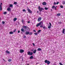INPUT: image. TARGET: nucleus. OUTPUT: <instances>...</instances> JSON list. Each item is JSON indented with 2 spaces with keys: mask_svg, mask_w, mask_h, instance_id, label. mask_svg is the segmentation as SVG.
<instances>
[{
  "mask_svg": "<svg viewBox=\"0 0 65 65\" xmlns=\"http://www.w3.org/2000/svg\"><path fill=\"white\" fill-rule=\"evenodd\" d=\"M43 22L42 21L40 22L37 25H36V26L37 27H38L40 25H41L40 26V27L41 28H42L43 27Z\"/></svg>",
  "mask_w": 65,
  "mask_h": 65,
  "instance_id": "1",
  "label": "nucleus"
},
{
  "mask_svg": "<svg viewBox=\"0 0 65 65\" xmlns=\"http://www.w3.org/2000/svg\"><path fill=\"white\" fill-rule=\"evenodd\" d=\"M38 9L40 12L42 11V10H43V9L42 8H41L40 6L38 7Z\"/></svg>",
  "mask_w": 65,
  "mask_h": 65,
  "instance_id": "2",
  "label": "nucleus"
},
{
  "mask_svg": "<svg viewBox=\"0 0 65 65\" xmlns=\"http://www.w3.org/2000/svg\"><path fill=\"white\" fill-rule=\"evenodd\" d=\"M27 10L28 11V12L29 13H31L32 14V11L31 10L28 8L27 7Z\"/></svg>",
  "mask_w": 65,
  "mask_h": 65,
  "instance_id": "3",
  "label": "nucleus"
},
{
  "mask_svg": "<svg viewBox=\"0 0 65 65\" xmlns=\"http://www.w3.org/2000/svg\"><path fill=\"white\" fill-rule=\"evenodd\" d=\"M33 53L32 52H30V51H28L27 52V54L28 55H30V56H32V55H33Z\"/></svg>",
  "mask_w": 65,
  "mask_h": 65,
  "instance_id": "4",
  "label": "nucleus"
},
{
  "mask_svg": "<svg viewBox=\"0 0 65 65\" xmlns=\"http://www.w3.org/2000/svg\"><path fill=\"white\" fill-rule=\"evenodd\" d=\"M21 33L22 34L23 33L22 32H25V30H24V28H21Z\"/></svg>",
  "mask_w": 65,
  "mask_h": 65,
  "instance_id": "5",
  "label": "nucleus"
},
{
  "mask_svg": "<svg viewBox=\"0 0 65 65\" xmlns=\"http://www.w3.org/2000/svg\"><path fill=\"white\" fill-rule=\"evenodd\" d=\"M41 19H42V18H41V17L39 18L38 19V22H40V21L41 20Z\"/></svg>",
  "mask_w": 65,
  "mask_h": 65,
  "instance_id": "6",
  "label": "nucleus"
},
{
  "mask_svg": "<svg viewBox=\"0 0 65 65\" xmlns=\"http://www.w3.org/2000/svg\"><path fill=\"white\" fill-rule=\"evenodd\" d=\"M23 28H24L25 29H26V28H28L27 26H23Z\"/></svg>",
  "mask_w": 65,
  "mask_h": 65,
  "instance_id": "7",
  "label": "nucleus"
},
{
  "mask_svg": "<svg viewBox=\"0 0 65 65\" xmlns=\"http://www.w3.org/2000/svg\"><path fill=\"white\" fill-rule=\"evenodd\" d=\"M24 52V51L23 50H20V53H23Z\"/></svg>",
  "mask_w": 65,
  "mask_h": 65,
  "instance_id": "8",
  "label": "nucleus"
},
{
  "mask_svg": "<svg viewBox=\"0 0 65 65\" xmlns=\"http://www.w3.org/2000/svg\"><path fill=\"white\" fill-rule=\"evenodd\" d=\"M22 22L23 24H25V22H24V20H23V19H22Z\"/></svg>",
  "mask_w": 65,
  "mask_h": 65,
  "instance_id": "9",
  "label": "nucleus"
},
{
  "mask_svg": "<svg viewBox=\"0 0 65 65\" xmlns=\"http://www.w3.org/2000/svg\"><path fill=\"white\" fill-rule=\"evenodd\" d=\"M42 4L43 5H46V3L45 2L43 3Z\"/></svg>",
  "mask_w": 65,
  "mask_h": 65,
  "instance_id": "10",
  "label": "nucleus"
},
{
  "mask_svg": "<svg viewBox=\"0 0 65 65\" xmlns=\"http://www.w3.org/2000/svg\"><path fill=\"white\" fill-rule=\"evenodd\" d=\"M29 34V32L28 31H26L25 32V34H26V35H28Z\"/></svg>",
  "mask_w": 65,
  "mask_h": 65,
  "instance_id": "11",
  "label": "nucleus"
},
{
  "mask_svg": "<svg viewBox=\"0 0 65 65\" xmlns=\"http://www.w3.org/2000/svg\"><path fill=\"white\" fill-rule=\"evenodd\" d=\"M10 7H12V8L13 7V5L12 4H10V5L9 6Z\"/></svg>",
  "mask_w": 65,
  "mask_h": 65,
  "instance_id": "12",
  "label": "nucleus"
},
{
  "mask_svg": "<svg viewBox=\"0 0 65 65\" xmlns=\"http://www.w3.org/2000/svg\"><path fill=\"white\" fill-rule=\"evenodd\" d=\"M62 33L64 34L65 33V29L64 28L63 29V30H62Z\"/></svg>",
  "mask_w": 65,
  "mask_h": 65,
  "instance_id": "13",
  "label": "nucleus"
},
{
  "mask_svg": "<svg viewBox=\"0 0 65 65\" xmlns=\"http://www.w3.org/2000/svg\"><path fill=\"white\" fill-rule=\"evenodd\" d=\"M30 59H32L33 58V56H31L30 57Z\"/></svg>",
  "mask_w": 65,
  "mask_h": 65,
  "instance_id": "14",
  "label": "nucleus"
},
{
  "mask_svg": "<svg viewBox=\"0 0 65 65\" xmlns=\"http://www.w3.org/2000/svg\"><path fill=\"white\" fill-rule=\"evenodd\" d=\"M6 53H7V54H9V52L8 51V50H6Z\"/></svg>",
  "mask_w": 65,
  "mask_h": 65,
  "instance_id": "15",
  "label": "nucleus"
},
{
  "mask_svg": "<svg viewBox=\"0 0 65 65\" xmlns=\"http://www.w3.org/2000/svg\"><path fill=\"white\" fill-rule=\"evenodd\" d=\"M7 10L8 11H10L11 10V9H10V8H9L7 9Z\"/></svg>",
  "mask_w": 65,
  "mask_h": 65,
  "instance_id": "16",
  "label": "nucleus"
},
{
  "mask_svg": "<svg viewBox=\"0 0 65 65\" xmlns=\"http://www.w3.org/2000/svg\"><path fill=\"white\" fill-rule=\"evenodd\" d=\"M17 20V18H15L14 20H13V21L14 22H15V21H16V20Z\"/></svg>",
  "mask_w": 65,
  "mask_h": 65,
  "instance_id": "17",
  "label": "nucleus"
},
{
  "mask_svg": "<svg viewBox=\"0 0 65 65\" xmlns=\"http://www.w3.org/2000/svg\"><path fill=\"white\" fill-rule=\"evenodd\" d=\"M9 33L10 34H12L13 33V32L12 31H10L9 32Z\"/></svg>",
  "mask_w": 65,
  "mask_h": 65,
  "instance_id": "18",
  "label": "nucleus"
},
{
  "mask_svg": "<svg viewBox=\"0 0 65 65\" xmlns=\"http://www.w3.org/2000/svg\"><path fill=\"white\" fill-rule=\"evenodd\" d=\"M48 61L47 60H46L44 61V62L45 63H47V62Z\"/></svg>",
  "mask_w": 65,
  "mask_h": 65,
  "instance_id": "19",
  "label": "nucleus"
},
{
  "mask_svg": "<svg viewBox=\"0 0 65 65\" xmlns=\"http://www.w3.org/2000/svg\"><path fill=\"white\" fill-rule=\"evenodd\" d=\"M57 16H60L61 15V14L60 13H58L57 14Z\"/></svg>",
  "mask_w": 65,
  "mask_h": 65,
  "instance_id": "20",
  "label": "nucleus"
},
{
  "mask_svg": "<svg viewBox=\"0 0 65 65\" xmlns=\"http://www.w3.org/2000/svg\"><path fill=\"white\" fill-rule=\"evenodd\" d=\"M47 65H49L50 64V61H48L47 62Z\"/></svg>",
  "mask_w": 65,
  "mask_h": 65,
  "instance_id": "21",
  "label": "nucleus"
},
{
  "mask_svg": "<svg viewBox=\"0 0 65 65\" xmlns=\"http://www.w3.org/2000/svg\"><path fill=\"white\" fill-rule=\"evenodd\" d=\"M41 50V49L40 48H38L37 50V51H40Z\"/></svg>",
  "mask_w": 65,
  "mask_h": 65,
  "instance_id": "22",
  "label": "nucleus"
},
{
  "mask_svg": "<svg viewBox=\"0 0 65 65\" xmlns=\"http://www.w3.org/2000/svg\"><path fill=\"white\" fill-rule=\"evenodd\" d=\"M36 50H35L34 51L33 53H34V54H35V53H36Z\"/></svg>",
  "mask_w": 65,
  "mask_h": 65,
  "instance_id": "23",
  "label": "nucleus"
},
{
  "mask_svg": "<svg viewBox=\"0 0 65 65\" xmlns=\"http://www.w3.org/2000/svg\"><path fill=\"white\" fill-rule=\"evenodd\" d=\"M41 31V30H39L38 31V33H40V32Z\"/></svg>",
  "mask_w": 65,
  "mask_h": 65,
  "instance_id": "24",
  "label": "nucleus"
},
{
  "mask_svg": "<svg viewBox=\"0 0 65 65\" xmlns=\"http://www.w3.org/2000/svg\"><path fill=\"white\" fill-rule=\"evenodd\" d=\"M62 4H64H64H65V2L63 1H62Z\"/></svg>",
  "mask_w": 65,
  "mask_h": 65,
  "instance_id": "25",
  "label": "nucleus"
},
{
  "mask_svg": "<svg viewBox=\"0 0 65 65\" xmlns=\"http://www.w3.org/2000/svg\"><path fill=\"white\" fill-rule=\"evenodd\" d=\"M48 29H51V26H48Z\"/></svg>",
  "mask_w": 65,
  "mask_h": 65,
  "instance_id": "26",
  "label": "nucleus"
},
{
  "mask_svg": "<svg viewBox=\"0 0 65 65\" xmlns=\"http://www.w3.org/2000/svg\"><path fill=\"white\" fill-rule=\"evenodd\" d=\"M8 62H11V59H9L8 60Z\"/></svg>",
  "mask_w": 65,
  "mask_h": 65,
  "instance_id": "27",
  "label": "nucleus"
},
{
  "mask_svg": "<svg viewBox=\"0 0 65 65\" xmlns=\"http://www.w3.org/2000/svg\"><path fill=\"white\" fill-rule=\"evenodd\" d=\"M29 35H32V32H31L30 33L29 32Z\"/></svg>",
  "mask_w": 65,
  "mask_h": 65,
  "instance_id": "28",
  "label": "nucleus"
},
{
  "mask_svg": "<svg viewBox=\"0 0 65 65\" xmlns=\"http://www.w3.org/2000/svg\"><path fill=\"white\" fill-rule=\"evenodd\" d=\"M55 6H52V9H54V8H55Z\"/></svg>",
  "mask_w": 65,
  "mask_h": 65,
  "instance_id": "29",
  "label": "nucleus"
},
{
  "mask_svg": "<svg viewBox=\"0 0 65 65\" xmlns=\"http://www.w3.org/2000/svg\"><path fill=\"white\" fill-rule=\"evenodd\" d=\"M7 13V12H4V14H6Z\"/></svg>",
  "mask_w": 65,
  "mask_h": 65,
  "instance_id": "30",
  "label": "nucleus"
},
{
  "mask_svg": "<svg viewBox=\"0 0 65 65\" xmlns=\"http://www.w3.org/2000/svg\"><path fill=\"white\" fill-rule=\"evenodd\" d=\"M24 12H25H25H26V10L25 9H23L22 10Z\"/></svg>",
  "mask_w": 65,
  "mask_h": 65,
  "instance_id": "31",
  "label": "nucleus"
},
{
  "mask_svg": "<svg viewBox=\"0 0 65 65\" xmlns=\"http://www.w3.org/2000/svg\"><path fill=\"white\" fill-rule=\"evenodd\" d=\"M45 10H47V9H48V8H47L45 7Z\"/></svg>",
  "mask_w": 65,
  "mask_h": 65,
  "instance_id": "32",
  "label": "nucleus"
},
{
  "mask_svg": "<svg viewBox=\"0 0 65 65\" xmlns=\"http://www.w3.org/2000/svg\"><path fill=\"white\" fill-rule=\"evenodd\" d=\"M17 4V2H14V4Z\"/></svg>",
  "mask_w": 65,
  "mask_h": 65,
  "instance_id": "33",
  "label": "nucleus"
},
{
  "mask_svg": "<svg viewBox=\"0 0 65 65\" xmlns=\"http://www.w3.org/2000/svg\"><path fill=\"white\" fill-rule=\"evenodd\" d=\"M34 34L35 35H37V33H35Z\"/></svg>",
  "mask_w": 65,
  "mask_h": 65,
  "instance_id": "34",
  "label": "nucleus"
},
{
  "mask_svg": "<svg viewBox=\"0 0 65 65\" xmlns=\"http://www.w3.org/2000/svg\"><path fill=\"white\" fill-rule=\"evenodd\" d=\"M61 23H62V22H58V24H61Z\"/></svg>",
  "mask_w": 65,
  "mask_h": 65,
  "instance_id": "35",
  "label": "nucleus"
},
{
  "mask_svg": "<svg viewBox=\"0 0 65 65\" xmlns=\"http://www.w3.org/2000/svg\"><path fill=\"white\" fill-rule=\"evenodd\" d=\"M60 7H61V8H63V6H60Z\"/></svg>",
  "mask_w": 65,
  "mask_h": 65,
  "instance_id": "36",
  "label": "nucleus"
},
{
  "mask_svg": "<svg viewBox=\"0 0 65 65\" xmlns=\"http://www.w3.org/2000/svg\"><path fill=\"white\" fill-rule=\"evenodd\" d=\"M24 38H26V36H24V37H23Z\"/></svg>",
  "mask_w": 65,
  "mask_h": 65,
  "instance_id": "37",
  "label": "nucleus"
},
{
  "mask_svg": "<svg viewBox=\"0 0 65 65\" xmlns=\"http://www.w3.org/2000/svg\"><path fill=\"white\" fill-rule=\"evenodd\" d=\"M2 23L3 24H4V23H5V22L4 21H3Z\"/></svg>",
  "mask_w": 65,
  "mask_h": 65,
  "instance_id": "38",
  "label": "nucleus"
},
{
  "mask_svg": "<svg viewBox=\"0 0 65 65\" xmlns=\"http://www.w3.org/2000/svg\"><path fill=\"white\" fill-rule=\"evenodd\" d=\"M58 3H59V2H57V3H56V4L57 5H58Z\"/></svg>",
  "mask_w": 65,
  "mask_h": 65,
  "instance_id": "39",
  "label": "nucleus"
},
{
  "mask_svg": "<svg viewBox=\"0 0 65 65\" xmlns=\"http://www.w3.org/2000/svg\"><path fill=\"white\" fill-rule=\"evenodd\" d=\"M16 31V29H15L13 31V32H15Z\"/></svg>",
  "mask_w": 65,
  "mask_h": 65,
  "instance_id": "40",
  "label": "nucleus"
},
{
  "mask_svg": "<svg viewBox=\"0 0 65 65\" xmlns=\"http://www.w3.org/2000/svg\"><path fill=\"white\" fill-rule=\"evenodd\" d=\"M59 64H60V65H63L62 64V63L61 62H60L59 63Z\"/></svg>",
  "mask_w": 65,
  "mask_h": 65,
  "instance_id": "41",
  "label": "nucleus"
},
{
  "mask_svg": "<svg viewBox=\"0 0 65 65\" xmlns=\"http://www.w3.org/2000/svg\"><path fill=\"white\" fill-rule=\"evenodd\" d=\"M56 3L55 2H54V5H56Z\"/></svg>",
  "mask_w": 65,
  "mask_h": 65,
  "instance_id": "42",
  "label": "nucleus"
},
{
  "mask_svg": "<svg viewBox=\"0 0 65 65\" xmlns=\"http://www.w3.org/2000/svg\"><path fill=\"white\" fill-rule=\"evenodd\" d=\"M49 24L50 25V26H52V24H51V23H49Z\"/></svg>",
  "mask_w": 65,
  "mask_h": 65,
  "instance_id": "43",
  "label": "nucleus"
},
{
  "mask_svg": "<svg viewBox=\"0 0 65 65\" xmlns=\"http://www.w3.org/2000/svg\"><path fill=\"white\" fill-rule=\"evenodd\" d=\"M43 29H45V26H44V27H43Z\"/></svg>",
  "mask_w": 65,
  "mask_h": 65,
  "instance_id": "44",
  "label": "nucleus"
},
{
  "mask_svg": "<svg viewBox=\"0 0 65 65\" xmlns=\"http://www.w3.org/2000/svg\"><path fill=\"white\" fill-rule=\"evenodd\" d=\"M33 31H34V32H36V30H33Z\"/></svg>",
  "mask_w": 65,
  "mask_h": 65,
  "instance_id": "45",
  "label": "nucleus"
},
{
  "mask_svg": "<svg viewBox=\"0 0 65 65\" xmlns=\"http://www.w3.org/2000/svg\"><path fill=\"white\" fill-rule=\"evenodd\" d=\"M0 8H2V6H1V5L0 4Z\"/></svg>",
  "mask_w": 65,
  "mask_h": 65,
  "instance_id": "46",
  "label": "nucleus"
},
{
  "mask_svg": "<svg viewBox=\"0 0 65 65\" xmlns=\"http://www.w3.org/2000/svg\"><path fill=\"white\" fill-rule=\"evenodd\" d=\"M20 31L18 30V33H20Z\"/></svg>",
  "mask_w": 65,
  "mask_h": 65,
  "instance_id": "47",
  "label": "nucleus"
},
{
  "mask_svg": "<svg viewBox=\"0 0 65 65\" xmlns=\"http://www.w3.org/2000/svg\"><path fill=\"white\" fill-rule=\"evenodd\" d=\"M32 45L34 46H35V44L34 43H32Z\"/></svg>",
  "mask_w": 65,
  "mask_h": 65,
  "instance_id": "48",
  "label": "nucleus"
},
{
  "mask_svg": "<svg viewBox=\"0 0 65 65\" xmlns=\"http://www.w3.org/2000/svg\"><path fill=\"white\" fill-rule=\"evenodd\" d=\"M0 10H2V8L0 7Z\"/></svg>",
  "mask_w": 65,
  "mask_h": 65,
  "instance_id": "49",
  "label": "nucleus"
},
{
  "mask_svg": "<svg viewBox=\"0 0 65 65\" xmlns=\"http://www.w3.org/2000/svg\"><path fill=\"white\" fill-rule=\"evenodd\" d=\"M54 8L55 10H56V9H57V8H56V7H55V8Z\"/></svg>",
  "mask_w": 65,
  "mask_h": 65,
  "instance_id": "50",
  "label": "nucleus"
},
{
  "mask_svg": "<svg viewBox=\"0 0 65 65\" xmlns=\"http://www.w3.org/2000/svg\"><path fill=\"white\" fill-rule=\"evenodd\" d=\"M27 23H30V21H28V22H27Z\"/></svg>",
  "mask_w": 65,
  "mask_h": 65,
  "instance_id": "51",
  "label": "nucleus"
},
{
  "mask_svg": "<svg viewBox=\"0 0 65 65\" xmlns=\"http://www.w3.org/2000/svg\"><path fill=\"white\" fill-rule=\"evenodd\" d=\"M39 14H40V15H41V12H40V13H39Z\"/></svg>",
  "mask_w": 65,
  "mask_h": 65,
  "instance_id": "52",
  "label": "nucleus"
},
{
  "mask_svg": "<svg viewBox=\"0 0 65 65\" xmlns=\"http://www.w3.org/2000/svg\"><path fill=\"white\" fill-rule=\"evenodd\" d=\"M1 5H2V3H1Z\"/></svg>",
  "mask_w": 65,
  "mask_h": 65,
  "instance_id": "53",
  "label": "nucleus"
},
{
  "mask_svg": "<svg viewBox=\"0 0 65 65\" xmlns=\"http://www.w3.org/2000/svg\"><path fill=\"white\" fill-rule=\"evenodd\" d=\"M38 12H39L38 11H37V13H38Z\"/></svg>",
  "mask_w": 65,
  "mask_h": 65,
  "instance_id": "54",
  "label": "nucleus"
},
{
  "mask_svg": "<svg viewBox=\"0 0 65 65\" xmlns=\"http://www.w3.org/2000/svg\"><path fill=\"white\" fill-rule=\"evenodd\" d=\"M52 10H53L52 9H51V11H52Z\"/></svg>",
  "mask_w": 65,
  "mask_h": 65,
  "instance_id": "55",
  "label": "nucleus"
},
{
  "mask_svg": "<svg viewBox=\"0 0 65 65\" xmlns=\"http://www.w3.org/2000/svg\"><path fill=\"white\" fill-rule=\"evenodd\" d=\"M54 65H57V64H54Z\"/></svg>",
  "mask_w": 65,
  "mask_h": 65,
  "instance_id": "56",
  "label": "nucleus"
},
{
  "mask_svg": "<svg viewBox=\"0 0 65 65\" xmlns=\"http://www.w3.org/2000/svg\"><path fill=\"white\" fill-rule=\"evenodd\" d=\"M57 7L56 6V7H56H56Z\"/></svg>",
  "mask_w": 65,
  "mask_h": 65,
  "instance_id": "57",
  "label": "nucleus"
},
{
  "mask_svg": "<svg viewBox=\"0 0 65 65\" xmlns=\"http://www.w3.org/2000/svg\"><path fill=\"white\" fill-rule=\"evenodd\" d=\"M3 60H4V59H3Z\"/></svg>",
  "mask_w": 65,
  "mask_h": 65,
  "instance_id": "58",
  "label": "nucleus"
},
{
  "mask_svg": "<svg viewBox=\"0 0 65 65\" xmlns=\"http://www.w3.org/2000/svg\"><path fill=\"white\" fill-rule=\"evenodd\" d=\"M27 65H29L28 64H27Z\"/></svg>",
  "mask_w": 65,
  "mask_h": 65,
  "instance_id": "59",
  "label": "nucleus"
},
{
  "mask_svg": "<svg viewBox=\"0 0 65 65\" xmlns=\"http://www.w3.org/2000/svg\"><path fill=\"white\" fill-rule=\"evenodd\" d=\"M33 51V50H32V51Z\"/></svg>",
  "mask_w": 65,
  "mask_h": 65,
  "instance_id": "60",
  "label": "nucleus"
}]
</instances>
